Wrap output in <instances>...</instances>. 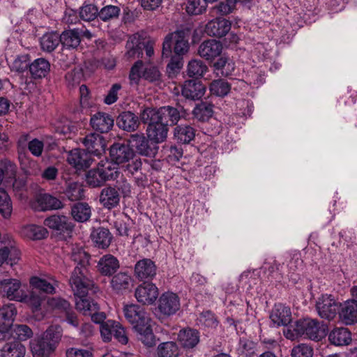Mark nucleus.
Instances as JSON below:
<instances>
[{
  "instance_id": "nucleus-1",
  "label": "nucleus",
  "mask_w": 357,
  "mask_h": 357,
  "mask_svg": "<svg viewBox=\"0 0 357 357\" xmlns=\"http://www.w3.org/2000/svg\"><path fill=\"white\" fill-rule=\"evenodd\" d=\"M144 123H148L146 135L151 142L160 144L165 141L168 133V124H176L180 119L177 109L164 106L159 109L145 108L140 114Z\"/></svg>"
},
{
  "instance_id": "nucleus-2",
  "label": "nucleus",
  "mask_w": 357,
  "mask_h": 357,
  "mask_svg": "<svg viewBox=\"0 0 357 357\" xmlns=\"http://www.w3.org/2000/svg\"><path fill=\"white\" fill-rule=\"evenodd\" d=\"M86 273V269L76 266L71 274L69 282L75 296L77 297L76 301L86 298V295L90 289H93V292L97 291L98 287L87 277Z\"/></svg>"
},
{
  "instance_id": "nucleus-3",
  "label": "nucleus",
  "mask_w": 357,
  "mask_h": 357,
  "mask_svg": "<svg viewBox=\"0 0 357 357\" xmlns=\"http://www.w3.org/2000/svg\"><path fill=\"white\" fill-rule=\"evenodd\" d=\"M294 331L297 335L319 341L326 335L327 326L317 320L304 319L296 321Z\"/></svg>"
},
{
  "instance_id": "nucleus-4",
  "label": "nucleus",
  "mask_w": 357,
  "mask_h": 357,
  "mask_svg": "<svg viewBox=\"0 0 357 357\" xmlns=\"http://www.w3.org/2000/svg\"><path fill=\"white\" fill-rule=\"evenodd\" d=\"M174 43V52L176 56H183L188 52L189 43L183 30L169 33L162 43V56L168 57L172 52V45Z\"/></svg>"
},
{
  "instance_id": "nucleus-5",
  "label": "nucleus",
  "mask_w": 357,
  "mask_h": 357,
  "mask_svg": "<svg viewBox=\"0 0 357 357\" xmlns=\"http://www.w3.org/2000/svg\"><path fill=\"white\" fill-rule=\"evenodd\" d=\"M341 304L331 294H323L316 302L318 314L325 319H333L340 309Z\"/></svg>"
},
{
  "instance_id": "nucleus-6",
  "label": "nucleus",
  "mask_w": 357,
  "mask_h": 357,
  "mask_svg": "<svg viewBox=\"0 0 357 357\" xmlns=\"http://www.w3.org/2000/svg\"><path fill=\"white\" fill-rule=\"evenodd\" d=\"M76 309L84 316H89L95 324H102L105 322L106 314L100 312L98 303L89 298L78 299L75 301Z\"/></svg>"
},
{
  "instance_id": "nucleus-7",
  "label": "nucleus",
  "mask_w": 357,
  "mask_h": 357,
  "mask_svg": "<svg viewBox=\"0 0 357 357\" xmlns=\"http://www.w3.org/2000/svg\"><path fill=\"white\" fill-rule=\"evenodd\" d=\"M61 43L66 49H76L80 44L81 37L91 39L93 34L82 26L81 28L66 30L60 35Z\"/></svg>"
},
{
  "instance_id": "nucleus-8",
  "label": "nucleus",
  "mask_w": 357,
  "mask_h": 357,
  "mask_svg": "<svg viewBox=\"0 0 357 357\" xmlns=\"http://www.w3.org/2000/svg\"><path fill=\"white\" fill-rule=\"evenodd\" d=\"M181 303L178 296L172 291L162 293L158 298V309L165 316H171L180 309Z\"/></svg>"
},
{
  "instance_id": "nucleus-9",
  "label": "nucleus",
  "mask_w": 357,
  "mask_h": 357,
  "mask_svg": "<svg viewBox=\"0 0 357 357\" xmlns=\"http://www.w3.org/2000/svg\"><path fill=\"white\" fill-rule=\"evenodd\" d=\"M20 288L21 282L17 279L9 278L0 281V294L10 301L24 300V292Z\"/></svg>"
},
{
  "instance_id": "nucleus-10",
  "label": "nucleus",
  "mask_w": 357,
  "mask_h": 357,
  "mask_svg": "<svg viewBox=\"0 0 357 357\" xmlns=\"http://www.w3.org/2000/svg\"><path fill=\"white\" fill-rule=\"evenodd\" d=\"M158 294V288L152 282H143L136 288L135 291L137 301L147 305L153 304Z\"/></svg>"
},
{
  "instance_id": "nucleus-11",
  "label": "nucleus",
  "mask_w": 357,
  "mask_h": 357,
  "mask_svg": "<svg viewBox=\"0 0 357 357\" xmlns=\"http://www.w3.org/2000/svg\"><path fill=\"white\" fill-rule=\"evenodd\" d=\"M44 225L61 234H68L73 231L75 227L69 218L61 215H52L47 217L44 220Z\"/></svg>"
},
{
  "instance_id": "nucleus-12",
  "label": "nucleus",
  "mask_w": 357,
  "mask_h": 357,
  "mask_svg": "<svg viewBox=\"0 0 357 357\" xmlns=\"http://www.w3.org/2000/svg\"><path fill=\"white\" fill-rule=\"evenodd\" d=\"M111 160L116 164H124L135 156V152L129 145L123 143H114L109 149Z\"/></svg>"
},
{
  "instance_id": "nucleus-13",
  "label": "nucleus",
  "mask_w": 357,
  "mask_h": 357,
  "mask_svg": "<svg viewBox=\"0 0 357 357\" xmlns=\"http://www.w3.org/2000/svg\"><path fill=\"white\" fill-rule=\"evenodd\" d=\"M31 206L35 211H45L59 209L63 207V204L58 198L45 193L37 196Z\"/></svg>"
},
{
  "instance_id": "nucleus-14",
  "label": "nucleus",
  "mask_w": 357,
  "mask_h": 357,
  "mask_svg": "<svg viewBox=\"0 0 357 357\" xmlns=\"http://www.w3.org/2000/svg\"><path fill=\"white\" fill-rule=\"evenodd\" d=\"M156 275V266L150 259L138 261L135 266V275L139 280H151Z\"/></svg>"
},
{
  "instance_id": "nucleus-15",
  "label": "nucleus",
  "mask_w": 357,
  "mask_h": 357,
  "mask_svg": "<svg viewBox=\"0 0 357 357\" xmlns=\"http://www.w3.org/2000/svg\"><path fill=\"white\" fill-rule=\"evenodd\" d=\"M124 315L126 319L133 326L144 324L150 321L146 312L139 305L135 304L128 305L123 309Z\"/></svg>"
},
{
  "instance_id": "nucleus-16",
  "label": "nucleus",
  "mask_w": 357,
  "mask_h": 357,
  "mask_svg": "<svg viewBox=\"0 0 357 357\" xmlns=\"http://www.w3.org/2000/svg\"><path fill=\"white\" fill-rule=\"evenodd\" d=\"M68 162L77 169H86L92 162L91 155L86 151L75 149L70 151L67 157Z\"/></svg>"
},
{
  "instance_id": "nucleus-17",
  "label": "nucleus",
  "mask_w": 357,
  "mask_h": 357,
  "mask_svg": "<svg viewBox=\"0 0 357 357\" xmlns=\"http://www.w3.org/2000/svg\"><path fill=\"white\" fill-rule=\"evenodd\" d=\"M270 319L273 326L288 325L291 321L290 308L282 303L275 304L270 314Z\"/></svg>"
},
{
  "instance_id": "nucleus-18",
  "label": "nucleus",
  "mask_w": 357,
  "mask_h": 357,
  "mask_svg": "<svg viewBox=\"0 0 357 357\" xmlns=\"http://www.w3.org/2000/svg\"><path fill=\"white\" fill-rule=\"evenodd\" d=\"M231 25L230 21L224 18L217 17L206 24L205 31L209 36L221 38L229 31Z\"/></svg>"
},
{
  "instance_id": "nucleus-19",
  "label": "nucleus",
  "mask_w": 357,
  "mask_h": 357,
  "mask_svg": "<svg viewBox=\"0 0 357 357\" xmlns=\"http://www.w3.org/2000/svg\"><path fill=\"white\" fill-rule=\"evenodd\" d=\"M222 51V43L215 39H210L204 41L199 45L198 53L201 57L212 61L220 56Z\"/></svg>"
},
{
  "instance_id": "nucleus-20",
  "label": "nucleus",
  "mask_w": 357,
  "mask_h": 357,
  "mask_svg": "<svg viewBox=\"0 0 357 357\" xmlns=\"http://www.w3.org/2000/svg\"><path fill=\"white\" fill-rule=\"evenodd\" d=\"M16 314L17 310L13 303L4 305L0 308V333L1 335L10 330Z\"/></svg>"
},
{
  "instance_id": "nucleus-21",
  "label": "nucleus",
  "mask_w": 357,
  "mask_h": 357,
  "mask_svg": "<svg viewBox=\"0 0 357 357\" xmlns=\"http://www.w3.org/2000/svg\"><path fill=\"white\" fill-rule=\"evenodd\" d=\"M82 143L89 153L99 155L106 147L105 140L102 136L97 133H90L83 138Z\"/></svg>"
},
{
  "instance_id": "nucleus-22",
  "label": "nucleus",
  "mask_w": 357,
  "mask_h": 357,
  "mask_svg": "<svg viewBox=\"0 0 357 357\" xmlns=\"http://www.w3.org/2000/svg\"><path fill=\"white\" fill-rule=\"evenodd\" d=\"M205 87L200 81L187 80L182 86L181 93L187 99H200L205 93Z\"/></svg>"
},
{
  "instance_id": "nucleus-23",
  "label": "nucleus",
  "mask_w": 357,
  "mask_h": 357,
  "mask_svg": "<svg viewBox=\"0 0 357 357\" xmlns=\"http://www.w3.org/2000/svg\"><path fill=\"white\" fill-rule=\"evenodd\" d=\"M90 123L95 130L100 133H105L112 128L114 119L107 113L98 112L91 116Z\"/></svg>"
},
{
  "instance_id": "nucleus-24",
  "label": "nucleus",
  "mask_w": 357,
  "mask_h": 357,
  "mask_svg": "<svg viewBox=\"0 0 357 357\" xmlns=\"http://www.w3.org/2000/svg\"><path fill=\"white\" fill-rule=\"evenodd\" d=\"M99 201L104 208L112 209L119 206L120 195L115 188L105 187L100 192Z\"/></svg>"
},
{
  "instance_id": "nucleus-25",
  "label": "nucleus",
  "mask_w": 357,
  "mask_h": 357,
  "mask_svg": "<svg viewBox=\"0 0 357 357\" xmlns=\"http://www.w3.org/2000/svg\"><path fill=\"white\" fill-rule=\"evenodd\" d=\"M116 123L120 128L127 132L136 130L139 125L138 116L130 111L120 113L117 117Z\"/></svg>"
},
{
  "instance_id": "nucleus-26",
  "label": "nucleus",
  "mask_w": 357,
  "mask_h": 357,
  "mask_svg": "<svg viewBox=\"0 0 357 357\" xmlns=\"http://www.w3.org/2000/svg\"><path fill=\"white\" fill-rule=\"evenodd\" d=\"M8 239V245L0 249V266L5 262L13 266L20 259V250L13 245L10 238Z\"/></svg>"
},
{
  "instance_id": "nucleus-27",
  "label": "nucleus",
  "mask_w": 357,
  "mask_h": 357,
  "mask_svg": "<svg viewBox=\"0 0 357 357\" xmlns=\"http://www.w3.org/2000/svg\"><path fill=\"white\" fill-rule=\"evenodd\" d=\"M91 238L96 247L106 249L112 242V235L108 229L100 227L93 230Z\"/></svg>"
},
{
  "instance_id": "nucleus-28",
  "label": "nucleus",
  "mask_w": 357,
  "mask_h": 357,
  "mask_svg": "<svg viewBox=\"0 0 357 357\" xmlns=\"http://www.w3.org/2000/svg\"><path fill=\"white\" fill-rule=\"evenodd\" d=\"M119 260L112 255L102 256L98 263V271L105 276L114 274L119 268Z\"/></svg>"
},
{
  "instance_id": "nucleus-29",
  "label": "nucleus",
  "mask_w": 357,
  "mask_h": 357,
  "mask_svg": "<svg viewBox=\"0 0 357 357\" xmlns=\"http://www.w3.org/2000/svg\"><path fill=\"white\" fill-rule=\"evenodd\" d=\"M178 340L184 349H192L199 342V333L192 328L181 330L178 335Z\"/></svg>"
},
{
  "instance_id": "nucleus-30",
  "label": "nucleus",
  "mask_w": 357,
  "mask_h": 357,
  "mask_svg": "<svg viewBox=\"0 0 357 357\" xmlns=\"http://www.w3.org/2000/svg\"><path fill=\"white\" fill-rule=\"evenodd\" d=\"M30 347L33 357L48 356L55 349L54 344H51L43 337L33 340L30 342Z\"/></svg>"
},
{
  "instance_id": "nucleus-31",
  "label": "nucleus",
  "mask_w": 357,
  "mask_h": 357,
  "mask_svg": "<svg viewBox=\"0 0 357 357\" xmlns=\"http://www.w3.org/2000/svg\"><path fill=\"white\" fill-rule=\"evenodd\" d=\"M128 142L132 147L136 149L140 155L150 156L153 153V150L149 144V141L143 133L131 135Z\"/></svg>"
},
{
  "instance_id": "nucleus-32",
  "label": "nucleus",
  "mask_w": 357,
  "mask_h": 357,
  "mask_svg": "<svg viewBox=\"0 0 357 357\" xmlns=\"http://www.w3.org/2000/svg\"><path fill=\"white\" fill-rule=\"evenodd\" d=\"M340 318L347 325L357 322V303L354 301H347L338 312Z\"/></svg>"
},
{
  "instance_id": "nucleus-33",
  "label": "nucleus",
  "mask_w": 357,
  "mask_h": 357,
  "mask_svg": "<svg viewBox=\"0 0 357 357\" xmlns=\"http://www.w3.org/2000/svg\"><path fill=\"white\" fill-rule=\"evenodd\" d=\"M135 330L138 334V339L142 341L144 345L149 347H152L155 345V337L153 333L150 321L144 324L137 325Z\"/></svg>"
},
{
  "instance_id": "nucleus-34",
  "label": "nucleus",
  "mask_w": 357,
  "mask_h": 357,
  "mask_svg": "<svg viewBox=\"0 0 357 357\" xmlns=\"http://www.w3.org/2000/svg\"><path fill=\"white\" fill-rule=\"evenodd\" d=\"M29 71L34 79L45 77L50 71V63L44 58L36 59L30 63Z\"/></svg>"
},
{
  "instance_id": "nucleus-35",
  "label": "nucleus",
  "mask_w": 357,
  "mask_h": 357,
  "mask_svg": "<svg viewBox=\"0 0 357 357\" xmlns=\"http://www.w3.org/2000/svg\"><path fill=\"white\" fill-rule=\"evenodd\" d=\"M71 215L78 222H86L91 216V207L86 202H77L71 207Z\"/></svg>"
},
{
  "instance_id": "nucleus-36",
  "label": "nucleus",
  "mask_w": 357,
  "mask_h": 357,
  "mask_svg": "<svg viewBox=\"0 0 357 357\" xmlns=\"http://www.w3.org/2000/svg\"><path fill=\"white\" fill-rule=\"evenodd\" d=\"M328 340L336 346L348 345L351 342V333L346 328H335L329 333Z\"/></svg>"
},
{
  "instance_id": "nucleus-37",
  "label": "nucleus",
  "mask_w": 357,
  "mask_h": 357,
  "mask_svg": "<svg viewBox=\"0 0 357 357\" xmlns=\"http://www.w3.org/2000/svg\"><path fill=\"white\" fill-rule=\"evenodd\" d=\"M21 234L25 238L32 240H40L45 238L48 234L47 230L36 225H28L22 227Z\"/></svg>"
},
{
  "instance_id": "nucleus-38",
  "label": "nucleus",
  "mask_w": 357,
  "mask_h": 357,
  "mask_svg": "<svg viewBox=\"0 0 357 357\" xmlns=\"http://www.w3.org/2000/svg\"><path fill=\"white\" fill-rule=\"evenodd\" d=\"M174 138L180 143H190L195 136V129L188 125H178L174 128Z\"/></svg>"
},
{
  "instance_id": "nucleus-39",
  "label": "nucleus",
  "mask_w": 357,
  "mask_h": 357,
  "mask_svg": "<svg viewBox=\"0 0 357 357\" xmlns=\"http://www.w3.org/2000/svg\"><path fill=\"white\" fill-rule=\"evenodd\" d=\"M213 114V105L208 102H201L192 110L195 119L200 121H208Z\"/></svg>"
},
{
  "instance_id": "nucleus-40",
  "label": "nucleus",
  "mask_w": 357,
  "mask_h": 357,
  "mask_svg": "<svg viewBox=\"0 0 357 357\" xmlns=\"http://www.w3.org/2000/svg\"><path fill=\"white\" fill-rule=\"evenodd\" d=\"M131 281L130 275L126 272H119L112 277L110 284L114 291L121 292L129 288Z\"/></svg>"
},
{
  "instance_id": "nucleus-41",
  "label": "nucleus",
  "mask_w": 357,
  "mask_h": 357,
  "mask_svg": "<svg viewBox=\"0 0 357 357\" xmlns=\"http://www.w3.org/2000/svg\"><path fill=\"white\" fill-rule=\"evenodd\" d=\"M43 51L51 52L61 43V37L56 32H50L44 34L40 40Z\"/></svg>"
},
{
  "instance_id": "nucleus-42",
  "label": "nucleus",
  "mask_w": 357,
  "mask_h": 357,
  "mask_svg": "<svg viewBox=\"0 0 357 357\" xmlns=\"http://www.w3.org/2000/svg\"><path fill=\"white\" fill-rule=\"evenodd\" d=\"M1 357H24L26 349L20 342L6 343L1 349Z\"/></svg>"
},
{
  "instance_id": "nucleus-43",
  "label": "nucleus",
  "mask_w": 357,
  "mask_h": 357,
  "mask_svg": "<svg viewBox=\"0 0 357 357\" xmlns=\"http://www.w3.org/2000/svg\"><path fill=\"white\" fill-rule=\"evenodd\" d=\"M218 75L227 77L235 70V64L230 59L221 56L213 65Z\"/></svg>"
},
{
  "instance_id": "nucleus-44",
  "label": "nucleus",
  "mask_w": 357,
  "mask_h": 357,
  "mask_svg": "<svg viewBox=\"0 0 357 357\" xmlns=\"http://www.w3.org/2000/svg\"><path fill=\"white\" fill-rule=\"evenodd\" d=\"M97 167L107 181L115 179L118 176L119 171L117 165L112 160H102L98 163Z\"/></svg>"
},
{
  "instance_id": "nucleus-45",
  "label": "nucleus",
  "mask_w": 357,
  "mask_h": 357,
  "mask_svg": "<svg viewBox=\"0 0 357 357\" xmlns=\"http://www.w3.org/2000/svg\"><path fill=\"white\" fill-rule=\"evenodd\" d=\"M157 355L158 357H178L179 349L174 342H162L158 346Z\"/></svg>"
},
{
  "instance_id": "nucleus-46",
  "label": "nucleus",
  "mask_w": 357,
  "mask_h": 357,
  "mask_svg": "<svg viewBox=\"0 0 357 357\" xmlns=\"http://www.w3.org/2000/svg\"><path fill=\"white\" fill-rule=\"evenodd\" d=\"M206 65L201 60L193 59L188 63L187 73L190 77H200L207 71Z\"/></svg>"
},
{
  "instance_id": "nucleus-47",
  "label": "nucleus",
  "mask_w": 357,
  "mask_h": 357,
  "mask_svg": "<svg viewBox=\"0 0 357 357\" xmlns=\"http://www.w3.org/2000/svg\"><path fill=\"white\" fill-rule=\"evenodd\" d=\"M65 195L70 201H77L84 197V189L77 182L70 183L65 190Z\"/></svg>"
},
{
  "instance_id": "nucleus-48",
  "label": "nucleus",
  "mask_w": 357,
  "mask_h": 357,
  "mask_svg": "<svg viewBox=\"0 0 357 357\" xmlns=\"http://www.w3.org/2000/svg\"><path fill=\"white\" fill-rule=\"evenodd\" d=\"M98 7L92 3L84 4L79 10L80 19L86 22L93 21L98 17Z\"/></svg>"
},
{
  "instance_id": "nucleus-49",
  "label": "nucleus",
  "mask_w": 357,
  "mask_h": 357,
  "mask_svg": "<svg viewBox=\"0 0 357 357\" xmlns=\"http://www.w3.org/2000/svg\"><path fill=\"white\" fill-rule=\"evenodd\" d=\"M212 94L216 96L224 97L227 96L231 89L230 84L221 79L213 80L209 86Z\"/></svg>"
},
{
  "instance_id": "nucleus-50",
  "label": "nucleus",
  "mask_w": 357,
  "mask_h": 357,
  "mask_svg": "<svg viewBox=\"0 0 357 357\" xmlns=\"http://www.w3.org/2000/svg\"><path fill=\"white\" fill-rule=\"evenodd\" d=\"M120 13L121 9L119 6L107 5L99 10L98 17L103 22H109L117 19Z\"/></svg>"
},
{
  "instance_id": "nucleus-51",
  "label": "nucleus",
  "mask_w": 357,
  "mask_h": 357,
  "mask_svg": "<svg viewBox=\"0 0 357 357\" xmlns=\"http://www.w3.org/2000/svg\"><path fill=\"white\" fill-rule=\"evenodd\" d=\"M13 211L12 202L6 190L0 188V213L4 218H9Z\"/></svg>"
},
{
  "instance_id": "nucleus-52",
  "label": "nucleus",
  "mask_w": 357,
  "mask_h": 357,
  "mask_svg": "<svg viewBox=\"0 0 357 357\" xmlns=\"http://www.w3.org/2000/svg\"><path fill=\"white\" fill-rule=\"evenodd\" d=\"M207 5L205 0H188L185 10L188 14L191 15H200L206 10Z\"/></svg>"
},
{
  "instance_id": "nucleus-53",
  "label": "nucleus",
  "mask_w": 357,
  "mask_h": 357,
  "mask_svg": "<svg viewBox=\"0 0 357 357\" xmlns=\"http://www.w3.org/2000/svg\"><path fill=\"white\" fill-rule=\"evenodd\" d=\"M86 181L89 185L96 188L103 185L107 181L98 167L89 170L86 174Z\"/></svg>"
},
{
  "instance_id": "nucleus-54",
  "label": "nucleus",
  "mask_w": 357,
  "mask_h": 357,
  "mask_svg": "<svg viewBox=\"0 0 357 357\" xmlns=\"http://www.w3.org/2000/svg\"><path fill=\"white\" fill-rule=\"evenodd\" d=\"M29 56L28 54H22L17 56L10 63V68L12 71L24 72L27 68H29Z\"/></svg>"
},
{
  "instance_id": "nucleus-55",
  "label": "nucleus",
  "mask_w": 357,
  "mask_h": 357,
  "mask_svg": "<svg viewBox=\"0 0 357 357\" xmlns=\"http://www.w3.org/2000/svg\"><path fill=\"white\" fill-rule=\"evenodd\" d=\"M42 337L48 341L51 344L56 346L61 337V330L58 326H50L43 334Z\"/></svg>"
},
{
  "instance_id": "nucleus-56",
  "label": "nucleus",
  "mask_w": 357,
  "mask_h": 357,
  "mask_svg": "<svg viewBox=\"0 0 357 357\" xmlns=\"http://www.w3.org/2000/svg\"><path fill=\"white\" fill-rule=\"evenodd\" d=\"M47 304L49 308L60 312H64L71 307L68 301L60 297L49 298Z\"/></svg>"
},
{
  "instance_id": "nucleus-57",
  "label": "nucleus",
  "mask_w": 357,
  "mask_h": 357,
  "mask_svg": "<svg viewBox=\"0 0 357 357\" xmlns=\"http://www.w3.org/2000/svg\"><path fill=\"white\" fill-rule=\"evenodd\" d=\"M116 321L114 320H107L100 326L101 337L104 342H109L114 336Z\"/></svg>"
},
{
  "instance_id": "nucleus-58",
  "label": "nucleus",
  "mask_w": 357,
  "mask_h": 357,
  "mask_svg": "<svg viewBox=\"0 0 357 357\" xmlns=\"http://www.w3.org/2000/svg\"><path fill=\"white\" fill-rule=\"evenodd\" d=\"M31 285L38 290L47 294H53L55 292V287L52 284L44 279L38 277H33L30 280Z\"/></svg>"
},
{
  "instance_id": "nucleus-59",
  "label": "nucleus",
  "mask_w": 357,
  "mask_h": 357,
  "mask_svg": "<svg viewBox=\"0 0 357 357\" xmlns=\"http://www.w3.org/2000/svg\"><path fill=\"white\" fill-rule=\"evenodd\" d=\"M164 151L166 154V159L170 164H175L183 156V150L176 146H165Z\"/></svg>"
},
{
  "instance_id": "nucleus-60",
  "label": "nucleus",
  "mask_w": 357,
  "mask_h": 357,
  "mask_svg": "<svg viewBox=\"0 0 357 357\" xmlns=\"http://www.w3.org/2000/svg\"><path fill=\"white\" fill-rule=\"evenodd\" d=\"M71 259L77 264L76 266L86 269L89 264L90 255L82 249H78L72 252Z\"/></svg>"
},
{
  "instance_id": "nucleus-61",
  "label": "nucleus",
  "mask_w": 357,
  "mask_h": 357,
  "mask_svg": "<svg viewBox=\"0 0 357 357\" xmlns=\"http://www.w3.org/2000/svg\"><path fill=\"white\" fill-rule=\"evenodd\" d=\"M13 335L20 341H25L33 335L31 329L26 325H15L13 328Z\"/></svg>"
},
{
  "instance_id": "nucleus-62",
  "label": "nucleus",
  "mask_w": 357,
  "mask_h": 357,
  "mask_svg": "<svg viewBox=\"0 0 357 357\" xmlns=\"http://www.w3.org/2000/svg\"><path fill=\"white\" fill-rule=\"evenodd\" d=\"M23 298H24V300L20 301V302H24L29 304L31 307L33 312L40 310L42 298L38 294L34 291H31L29 295H26L24 293Z\"/></svg>"
},
{
  "instance_id": "nucleus-63",
  "label": "nucleus",
  "mask_w": 357,
  "mask_h": 357,
  "mask_svg": "<svg viewBox=\"0 0 357 357\" xmlns=\"http://www.w3.org/2000/svg\"><path fill=\"white\" fill-rule=\"evenodd\" d=\"M291 357H312L313 349L306 344H300L291 350Z\"/></svg>"
},
{
  "instance_id": "nucleus-64",
  "label": "nucleus",
  "mask_w": 357,
  "mask_h": 357,
  "mask_svg": "<svg viewBox=\"0 0 357 357\" xmlns=\"http://www.w3.org/2000/svg\"><path fill=\"white\" fill-rule=\"evenodd\" d=\"M17 153L22 169L26 173L30 174V169L36 165V162L30 158L26 151Z\"/></svg>"
}]
</instances>
